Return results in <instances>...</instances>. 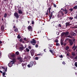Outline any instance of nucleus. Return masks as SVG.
<instances>
[{
    "label": "nucleus",
    "mask_w": 77,
    "mask_h": 77,
    "mask_svg": "<svg viewBox=\"0 0 77 77\" xmlns=\"http://www.w3.org/2000/svg\"><path fill=\"white\" fill-rule=\"evenodd\" d=\"M51 7H49V8L47 10V12L46 13V15H48V12H49V14H50L49 17L50 18V20L51 19V17H52V16H53V13H54V11H52L51 12L50 11H51Z\"/></svg>",
    "instance_id": "1"
},
{
    "label": "nucleus",
    "mask_w": 77,
    "mask_h": 77,
    "mask_svg": "<svg viewBox=\"0 0 77 77\" xmlns=\"http://www.w3.org/2000/svg\"><path fill=\"white\" fill-rule=\"evenodd\" d=\"M64 15V14L63 13V12L62 11H59L58 12V14L57 15V16L58 18H60V20H62V18L61 17H62Z\"/></svg>",
    "instance_id": "2"
},
{
    "label": "nucleus",
    "mask_w": 77,
    "mask_h": 77,
    "mask_svg": "<svg viewBox=\"0 0 77 77\" xmlns=\"http://www.w3.org/2000/svg\"><path fill=\"white\" fill-rule=\"evenodd\" d=\"M30 42L31 44H32L33 45H35L36 43V40H35V39L33 38L32 39V41H30Z\"/></svg>",
    "instance_id": "3"
},
{
    "label": "nucleus",
    "mask_w": 77,
    "mask_h": 77,
    "mask_svg": "<svg viewBox=\"0 0 77 77\" xmlns=\"http://www.w3.org/2000/svg\"><path fill=\"white\" fill-rule=\"evenodd\" d=\"M14 16L17 19H18L19 18V14L17 13V12H15L14 13Z\"/></svg>",
    "instance_id": "4"
},
{
    "label": "nucleus",
    "mask_w": 77,
    "mask_h": 77,
    "mask_svg": "<svg viewBox=\"0 0 77 77\" xmlns=\"http://www.w3.org/2000/svg\"><path fill=\"white\" fill-rule=\"evenodd\" d=\"M30 52L31 54V55L32 56H33V55L35 54V50H34L32 49L30 50Z\"/></svg>",
    "instance_id": "5"
},
{
    "label": "nucleus",
    "mask_w": 77,
    "mask_h": 77,
    "mask_svg": "<svg viewBox=\"0 0 77 77\" xmlns=\"http://www.w3.org/2000/svg\"><path fill=\"white\" fill-rule=\"evenodd\" d=\"M69 42L70 45L71 46L73 45V41H72V40H71V39H69Z\"/></svg>",
    "instance_id": "6"
},
{
    "label": "nucleus",
    "mask_w": 77,
    "mask_h": 77,
    "mask_svg": "<svg viewBox=\"0 0 77 77\" xmlns=\"http://www.w3.org/2000/svg\"><path fill=\"white\" fill-rule=\"evenodd\" d=\"M28 29L29 31H30V32H32L33 31L32 27L30 26H29L28 27Z\"/></svg>",
    "instance_id": "7"
},
{
    "label": "nucleus",
    "mask_w": 77,
    "mask_h": 77,
    "mask_svg": "<svg viewBox=\"0 0 77 77\" xmlns=\"http://www.w3.org/2000/svg\"><path fill=\"white\" fill-rule=\"evenodd\" d=\"M69 34V32H64L62 34V36L65 35V36H68V35Z\"/></svg>",
    "instance_id": "8"
},
{
    "label": "nucleus",
    "mask_w": 77,
    "mask_h": 77,
    "mask_svg": "<svg viewBox=\"0 0 77 77\" xmlns=\"http://www.w3.org/2000/svg\"><path fill=\"white\" fill-rule=\"evenodd\" d=\"M22 58H21V57H19L17 58V60H19L20 62H22Z\"/></svg>",
    "instance_id": "9"
},
{
    "label": "nucleus",
    "mask_w": 77,
    "mask_h": 77,
    "mask_svg": "<svg viewBox=\"0 0 77 77\" xmlns=\"http://www.w3.org/2000/svg\"><path fill=\"white\" fill-rule=\"evenodd\" d=\"M60 44H61V45H64V43H63V41L62 39H61L60 41Z\"/></svg>",
    "instance_id": "10"
},
{
    "label": "nucleus",
    "mask_w": 77,
    "mask_h": 77,
    "mask_svg": "<svg viewBox=\"0 0 77 77\" xmlns=\"http://www.w3.org/2000/svg\"><path fill=\"white\" fill-rule=\"evenodd\" d=\"M29 64L31 66V67H32V66H33V61H31L30 62Z\"/></svg>",
    "instance_id": "11"
},
{
    "label": "nucleus",
    "mask_w": 77,
    "mask_h": 77,
    "mask_svg": "<svg viewBox=\"0 0 77 77\" xmlns=\"http://www.w3.org/2000/svg\"><path fill=\"white\" fill-rule=\"evenodd\" d=\"M2 69H4V70L5 72H6L7 71V70H8V67H6V68L5 69V67H2Z\"/></svg>",
    "instance_id": "12"
},
{
    "label": "nucleus",
    "mask_w": 77,
    "mask_h": 77,
    "mask_svg": "<svg viewBox=\"0 0 77 77\" xmlns=\"http://www.w3.org/2000/svg\"><path fill=\"white\" fill-rule=\"evenodd\" d=\"M14 31L15 32H18V28H16L14 29Z\"/></svg>",
    "instance_id": "13"
},
{
    "label": "nucleus",
    "mask_w": 77,
    "mask_h": 77,
    "mask_svg": "<svg viewBox=\"0 0 77 77\" xmlns=\"http://www.w3.org/2000/svg\"><path fill=\"white\" fill-rule=\"evenodd\" d=\"M18 11L19 14H23V12L22 11V10H21L18 9Z\"/></svg>",
    "instance_id": "14"
},
{
    "label": "nucleus",
    "mask_w": 77,
    "mask_h": 77,
    "mask_svg": "<svg viewBox=\"0 0 77 77\" xmlns=\"http://www.w3.org/2000/svg\"><path fill=\"white\" fill-rule=\"evenodd\" d=\"M67 39H66V40H65V41L64 42V46H65L67 44Z\"/></svg>",
    "instance_id": "15"
},
{
    "label": "nucleus",
    "mask_w": 77,
    "mask_h": 77,
    "mask_svg": "<svg viewBox=\"0 0 77 77\" xmlns=\"http://www.w3.org/2000/svg\"><path fill=\"white\" fill-rule=\"evenodd\" d=\"M24 47H20L19 48L20 50L23 51V50H24Z\"/></svg>",
    "instance_id": "16"
},
{
    "label": "nucleus",
    "mask_w": 77,
    "mask_h": 77,
    "mask_svg": "<svg viewBox=\"0 0 77 77\" xmlns=\"http://www.w3.org/2000/svg\"><path fill=\"white\" fill-rule=\"evenodd\" d=\"M8 65L9 67H11V66H12V65H13V64L10 63H9L8 64Z\"/></svg>",
    "instance_id": "17"
},
{
    "label": "nucleus",
    "mask_w": 77,
    "mask_h": 77,
    "mask_svg": "<svg viewBox=\"0 0 77 77\" xmlns=\"http://www.w3.org/2000/svg\"><path fill=\"white\" fill-rule=\"evenodd\" d=\"M23 39L24 41H27L28 42H29V41H28V40L26 38H24Z\"/></svg>",
    "instance_id": "18"
},
{
    "label": "nucleus",
    "mask_w": 77,
    "mask_h": 77,
    "mask_svg": "<svg viewBox=\"0 0 77 77\" xmlns=\"http://www.w3.org/2000/svg\"><path fill=\"white\" fill-rule=\"evenodd\" d=\"M69 48V47L68 46H67L65 48L66 50L67 51H68V49Z\"/></svg>",
    "instance_id": "19"
},
{
    "label": "nucleus",
    "mask_w": 77,
    "mask_h": 77,
    "mask_svg": "<svg viewBox=\"0 0 77 77\" xmlns=\"http://www.w3.org/2000/svg\"><path fill=\"white\" fill-rule=\"evenodd\" d=\"M4 26H2L1 27V29L2 31H3L4 30Z\"/></svg>",
    "instance_id": "20"
},
{
    "label": "nucleus",
    "mask_w": 77,
    "mask_h": 77,
    "mask_svg": "<svg viewBox=\"0 0 77 77\" xmlns=\"http://www.w3.org/2000/svg\"><path fill=\"white\" fill-rule=\"evenodd\" d=\"M49 51H50V52L53 55H54V54H53V51L51 50V49H49Z\"/></svg>",
    "instance_id": "21"
},
{
    "label": "nucleus",
    "mask_w": 77,
    "mask_h": 77,
    "mask_svg": "<svg viewBox=\"0 0 77 77\" xmlns=\"http://www.w3.org/2000/svg\"><path fill=\"white\" fill-rule=\"evenodd\" d=\"M66 27H68L69 26V23L67 22L65 24Z\"/></svg>",
    "instance_id": "22"
},
{
    "label": "nucleus",
    "mask_w": 77,
    "mask_h": 77,
    "mask_svg": "<svg viewBox=\"0 0 77 77\" xmlns=\"http://www.w3.org/2000/svg\"><path fill=\"white\" fill-rule=\"evenodd\" d=\"M72 36H75V35H76V33L74 32H73L72 33Z\"/></svg>",
    "instance_id": "23"
},
{
    "label": "nucleus",
    "mask_w": 77,
    "mask_h": 77,
    "mask_svg": "<svg viewBox=\"0 0 77 77\" xmlns=\"http://www.w3.org/2000/svg\"><path fill=\"white\" fill-rule=\"evenodd\" d=\"M64 11L65 12V14H67V12H68V11L66 10V8H65V9L64 10Z\"/></svg>",
    "instance_id": "24"
},
{
    "label": "nucleus",
    "mask_w": 77,
    "mask_h": 77,
    "mask_svg": "<svg viewBox=\"0 0 77 77\" xmlns=\"http://www.w3.org/2000/svg\"><path fill=\"white\" fill-rule=\"evenodd\" d=\"M21 38V37L20 36V34H18L17 36V38H18V39H20Z\"/></svg>",
    "instance_id": "25"
},
{
    "label": "nucleus",
    "mask_w": 77,
    "mask_h": 77,
    "mask_svg": "<svg viewBox=\"0 0 77 77\" xmlns=\"http://www.w3.org/2000/svg\"><path fill=\"white\" fill-rule=\"evenodd\" d=\"M27 65V63H22V66H23V67H24V66H25V65Z\"/></svg>",
    "instance_id": "26"
},
{
    "label": "nucleus",
    "mask_w": 77,
    "mask_h": 77,
    "mask_svg": "<svg viewBox=\"0 0 77 77\" xmlns=\"http://www.w3.org/2000/svg\"><path fill=\"white\" fill-rule=\"evenodd\" d=\"M15 54H16V55H19V54H20V53H19V52L17 51L16 52Z\"/></svg>",
    "instance_id": "27"
},
{
    "label": "nucleus",
    "mask_w": 77,
    "mask_h": 77,
    "mask_svg": "<svg viewBox=\"0 0 77 77\" xmlns=\"http://www.w3.org/2000/svg\"><path fill=\"white\" fill-rule=\"evenodd\" d=\"M15 59H16L15 58H13V60H12V61L13 62H14V63H15Z\"/></svg>",
    "instance_id": "28"
},
{
    "label": "nucleus",
    "mask_w": 77,
    "mask_h": 77,
    "mask_svg": "<svg viewBox=\"0 0 77 77\" xmlns=\"http://www.w3.org/2000/svg\"><path fill=\"white\" fill-rule=\"evenodd\" d=\"M15 55L14 54H13V55L11 54V57H15Z\"/></svg>",
    "instance_id": "29"
},
{
    "label": "nucleus",
    "mask_w": 77,
    "mask_h": 77,
    "mask_svg": "<svg viewBox=\"0 0 77 77\" xmlns=\"http://www.w3.org/2000/svg\"><path fill=\"white\" fill-rule=\"evenodd\" d=\"M26 50L27 52H29L30 51V50L28 48H26Z\"/></svg>",
    "instance_id": "30"
},
{
    "label": "nucleus",
    "mask_w": 77,
    "mask_h": 77,
    "mask_svg": "<svg viewBox=\"0 0 77 77\" xmlns=\"http://www.w3.org/2000/svg\"><path fill=\"white\" fill-rule=\"evenodd\" d=\"M55 42H56L57 43H58V42H59V41L58 39H56L55 40Z\"/></svg>",
    "instance_id": "31"
},
{
    "label": "nucleus",
    "mask_w": 77,
    "mask_h": 77,
    "mask_svg": "<svg viewBox=\"0 0 77 77\" xmlns=\"http://www.w3.org/2000/svg\"><path fill=\"white\" fill-rule=\"evenodd\" d=\"M73 9H77V6L76 5L73 8Z\"/></svg>",
    "instance_id": "32"
},
{
    "label": "nucleus",
    "mask_w": 77,
    "mask_h": 77,
    "mask_svg": "<svg viewBox=\"0 0 77 77\" xmlns=\"http://www.w3.org/2000/svg\"><path fill=\"white\" fill-rule=\"evenodd\" d=\"M56 46H60V44L59 43H56Z\"/></svg>",
    "instance_id": "33"
},
{
    "label": "nucleus",
    "mask_w": 77,
    "mask_h": 77,
    "mask_svg": "<svg viewBox=\"0 0 77 77\" xmlns=\"http://www.w3.org/2000/svg\"><path fill=\"white\" fill-rule=\"evenodd\" d=\"M7 17V14L5 13L4 14V17H5V18H6Z\"/></svg>",
    "instance_id": "34"
},
{
    "label": "nucleus",
    "mask_w": 77,
    "mask_h": 77,
    "mask_svg": "<svg viewBox=\"0 0 77 77\" xmlns=\"http://www.w3.org/2000/svg\"><path fill=\"white\" fill-rule=\"evenodd\" d=\"M5 74H6V72H3L2 73L3 76H5Z\"/></svg>",
    "instance_id": "35"
},
{
    "label": "nucleus",
    "mask_w": 77,
    "mask_h": 77,
    "mask_svg": "<svg viewBox=\"0 0 77 77\" xmlns=\"http://www.w3.org/2000/svg\"><path fill=\"white\" fill-rule=\"evenodd\" d=\"M75 66H76V67H77V62H76L75 63Z\"/></svg>",
    "instance_id": "36"
},
{
    "label": "nucleus",
    "mask_w": 77,
    "mask_h": 77,
    "mask_svg": "<svg viewBox=\"0 0 77 77\" xmlns=\"http://www.w3.org/2000/svg\"><path fill=\"white\" fill-rule=\"evenodd\" d=\"M72 56H75V54L74 53L72 52Z\"/></svg>",
    "instance_id": "37"
},
{
    "label": "nucleus",
    "mask_w": 77,
    "mask_h": 77,
    "mask_svg": "<svg viewBox=\"0 0 77 77\" xmlns=\"http://www.w3.org/2000/svg\"><path fill=\"white\" fill-rule=\"evenodd\" d=\"M42 54H38L36 55V56H39V55H40V56H42Z\"/></svg>",
    "instance_id": "38"
},
{
    "label": "nucleus",
    "mask_w": 77,
    "mask_h": 77,
    "mask_svg": "<svg viewBox=\"0 0 77 77\" xmlns=\"http://www.w3.org/2000/svg\"><path fill=\"white\" fill-rule=\"evenodd\" d=\"M10 63L12 64H14V63L12 61H11Z\"/></svg>",
    "instance_id": "39"
},
{
    "label": "nucleus",
    "mask_w": 77,
    "mask_h": 77,
    "mask_svg": "<svg viewBox=\"0 0 77 77\" xmlns=\"http://www.w3.org/2000/svg\"><path fill=\"white\" fill-rule=\"evenodd\" d=\"M38 59H39V58L38 57H36L35 58V60H38Z\"/></svg>",
    "instance_id": "40"
},
{
    "label": "nucleus",
    "mask_w": 77,
    "mask_h": 77,
    "mask_svg": "<svg viewBox=\"0 0 77 77\" xmlns=\"http://www.w3.org/2000/svg\"><path fill=\"white\" fill-rule=\"evenodd\" d=\"M28 48H29V50H31V49H32V47L29 46H28Z\"/></svg>",
    "instance_id": "41"
},
{
    "label": "nucleus",
    "mask_w": 77,
    "mask_h": 77,
    "mask_svg": "<svg viewBox=\"0 0 77 77\" xmlns=\"http://www.w3.org/2000/svg\"><path fill=\"white\" fill-rule=\"evenodd\" d=\"M27 66L29 67V68H30L31 66L29 64L28 65H27Z\"/></svg>",
    "instance_id": "42"
},
{
    "label": "nucleus",
    "mask_w": 77,
    "mask_h": 77,
    "mask_svg": "<svg viewBox=\"0 0 77 77\" xmlns=\"http://www.w3.org/2000/svg\"><path fill=\"white\" fill-rule=\"evenodd\" d=\"M59 57H60V58H63V55H60L59 56Z\"/></svg>",
    "instance_id": "43"
},
{
    "label": "nucleus",
    "mask_w": 77,
    "mask_h": 77,
    "mask_svg": "<svg viewBox=\"0 0 77 77\" xmlns=\"http://www.w3.org/2000/svg\"><path fill=\"white\" fill-rule=\"evenodd\" d=\"M27 57H28V58L29 59L31 58V57L29 56H28Z\"/></svg>",
    "instance_id": "44"
},
{
    "label": "nucleus",
    "mask_w": 77,
    "mask_h": 77,
    "mask_svg": "<svg viewBox=\"0 0 77 77\" xmlns=\"http://www.w3.org/2000/svg\"><path fill=\"white\" fill-rule=\"evenodd\" d=\"M23 39L22 38H21L20 40V42H22V41H23Z\"/></svg>",
    "instance_id": "45"
},
{
    "label": "nucleus",
    "mask_w": 77,
    "mask_h": 77,
    "mask_svg": "<svg viewBox=\"0 0 77 77\" xmlns=\"http://www.w3.org/2000/svg\"><path fill=\"white\" fill-rule=\"evenodd\" d=\"M32 24H35V22H34V21H32Z\"/></svg>",
    "instance_id": "46"
},
{
    "label": "nucleus",
    "mask_w": 77,
    "mask_h": 77,
    "mask_svg": "<svg viewBox=\"0 0 77 77\" xmlns=\"http://www.w3.org/2000/svg\"><path fill=\"white\" fill-rule=\"evenodd\" d=\"M33 64L34 65H36V63L35 61H34L33 62Z\"/></svg>",
    "instance_id": "47"
},
{
    "label": "nucleus",
    "mask_w": 77,
    "mask_h": 77,
    "mask_svg": "<svg viewBox=\"0 0 77 77\" xmlns=\"http://www.w3.org/2000/svg\"><path fill=\"white\" fill-rule=\"evenodd\" d=\"M58 26L60 27H62V25H61V24H59Z\"/></svg>",
    "instance_id": "48"
},
{
    "label": "nucleus",
    "mask_w": 77,
    "mask_h": 77,
    "mask_svg": "<svg viewBox=\"0 0 77 77\" xmlns=\"http://www.w3.org/2000/svg\"><path fill=\"white\" fill-rule=\"evenodd\" d=\"M69 20H72L73 19V18L70 17L69 18Z\"/></svg>",
    "instance_id": "49"
},
{
    "label": "nucleus",
    "mask_w": 77,
    "mask_h": 77,
    "mask_svg": "<svg viewBox=\"0 0 77 77\" xmlns=\"http://www.w3.org/2000/svg\"><path fill=\"white\" fill-rule=\"evenodd\" d=\"M54 8H56V4H54Z\"/></svg>",
    "instance_id": "50"
},
{
    "label": "nucleus",
    "mask_w": 77,
    "mask_h": 77,
    "mask_svg": "<svg viewBox=\"0 0 77 77\" xmlns=\"http://www.w3.org/2000/svg\"><path fill=\"white\" fill-rule=\"evenodd\" d=\"M63 64V65H65V64H66V63H65V62L64 61H63L62 63Z\"/></svg>",
    "instance_id": "51"
},
{
    "label": "nucleus",
    "mask_w": 77,
    "mask_h": 77,
    "mask_svg": "<svg viewBox=\"0 0 77 77\" xmlns=\"http://www.w3.org/2000/svg\"><path fill=\"white\" fill-rule=\"evenodd\" d=\"M67 37H68V38H72L71 36L70 35H68L67 36Z\"/></svg>",
    "instance_id": "52"
},
{
    "label": "nucleus",
    "mask_w": 77,
    "mask_h": 77,
    "mask_svg": "<svg viewBox=\"0 0 77 77\" xmlns=\"http://www.w3.org/2000/svg\"><path fill=\"white\" fill-rule=\"evenodd\" d=\"M70 10L71 12H72V11H73V9L72 8H71Z\"/></svg>",
    "instance_id": "53"
},
{
    "label": "nucleus",
    "mask_w": 77,
    "mask_h": 77,
    "mask_svg": "<svg viewBox=\"0 0 77 77\" xmlns=\"http://www.w3.org/2000/svg\"><path fill=\"white\" fill-rule=\"evenodd\" d=\"M35 47H36V48H38V45H35Z\"/></svg>",
    "instance_id": "54"
},
{
    "label": "nucleus",
    "mask_w": 77,
    "mask_h": 77,
    "mask_svg": "<svg viewBox=\"0 0 77 77\" xmlns=\"http://www.w3.org/2000/svg\"><path fill=\"white\" fill-rule=\"evenodd\" d=\"M74 59H77V56H76L75 58Z\"/></svg>",
    "instance_id": "55"
},
{
    "label": "nucleus",
    "mask_w": 77,
    "mask_h": 77,
    "mask_svg": "<svg viewBox=\"0 0 77 77\" xmlns=\"http://www.w3.org/2000/svg\"><path fill=\"white\" fill-rule=\"evenodd\" d=\"M17 28V27H16V26H13V28L14 29H16V28Z\"/></svg>",
    "instance_id": "56"
},
{
    "label": "nucleus",
    "mask_w": 77,
    "mask_h": 77,
    "mask_svg": "<svg viewBox=\"0 0 77 77\" xmlns=\"http://www.w3.org/2000/svg\"><path fill=\"white\" fill-rule=\"evenodd\" d=\"M59 32H57V35H59Z\"/></svg>",
    "instance_id": "57"
},
{
    "label": "nucleus",
    "mask_w": 77,
    "mask_h": 77,
    "mask_svg": "<svg viewBox=\"0 0 77 77\" xmlns=\"http://www.w3.org/2000/svg\"><path fill=\"white\" fill-rule=\"evenodd\" d=\"M75 39H74L72 40V41H73V42H74V41H75Z\"/></svg>",
    "instance_id": "58"
},
{
    "label": "nucleus",
    "mask_w": 77,
    "mask_h": 77,
    "mask_svg": "<svg viewBox=\"0 0 77 77\" xmlns=\"http://www.w3.org/2000/svg\"><path fill=\"white\" fill-rule=\"evenodd\" d=\"M73 48H75V46H73L72 48V49H73Z\"/></svg>",
    "instance_id": "59"
},
{
    "label": "nucleus",
    "mask_w": 77,
    "mask_h": 77,
    "mask_svg": "<svg viewBox=\"0 0 77 77\" xmlns=\"http://www.w3.org/2000/svg\"><path fill=\"white\" fill-rule=\"evenodd\" d=\"M77 48V46H75V49H76V48Z\"/></svg>",
    "instance_id": "60"
},
{
    "label": "nucleus",
    "mask_w": 77,
    "mask_h": 77,
    "mask_svg": "<svg viewBox=\"0 0 77 77\" xmlns=\"http://www.w3.org/2000/svg\"><path fill=\"white\" fill-rule=\"evenodd\" d=\"M52 50V52H53V54H54V50Z\"/></svg>",
    "instance_id": "61"
},
{
    "label": "nucleus",
    "mask_w": 77,
    "mask_h": 77,
    "mask_svg": "<svg viewBox=\"0 0 77 77\" xmlns=\"http://www.w3.org/2000/svg\"><path fill=\"white\" fill-rule=\"evenodd\" d=\"M4 2H7V1H8V0H4Z\"/></svg>",
    "instance_id": "62"
},
{
    "label": "nucleus",
    "mask_w": 77,
    "mask_h": 77,
    "mask_svg": "<svg viewBox=\"0 0 77 77\" xmlns=\"http://www.w3.org/2000/svg\"><path fill=\"white\" fill-rule=\"evenodd\" d=\"M0 72L1 73H3V72L2 71H1V70H0Z\"/></svg>",
    "instance_id": "63"
},
{
    "label": "nucleus",
    "mask_w": 77,
    "mask_h": 77,
    "mask_svg": "<svg viewBox=\"0 0 77 77\" xmlns=\"http://www.w3.org/2000/svg\"><path fill=\"white\" fill-rule=\"evenodd\" d=\"M0 44H2V42L0 41Z\"/></svg>",
    "instance_id": "64"
}]
</instances>
